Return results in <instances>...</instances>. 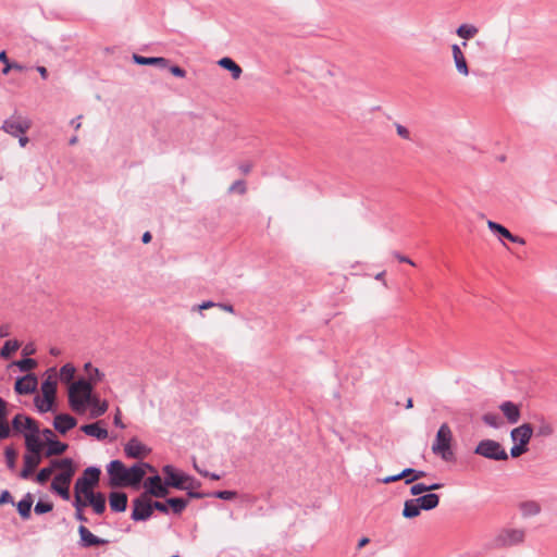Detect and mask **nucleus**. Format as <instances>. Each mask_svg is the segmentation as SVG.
Returning a JSON list of instances; mask_svg holds the SVG:
<instances>
[{
  "instance_id": "nucleus-17",
  "label": "nucleus",
  "mask_w": 557,
  "mask_h": 557,
  "mask_svg": "<svg viewBox=\"0 0 557 557\" xmlns=\"http://www.w3.org/2000/svg\"><path fill=\"white\" fill-rule=\"evenodd\" d=\"M487 227L495 234L508 239L511 243L524 245L525 240L517 235L511 234L505 226L494 221H487Z\"/></svg>"
},
{
  "instance_id": "nucleus-56",
  "label": "nucleus",
  "mask_w": 557,
  "mask_h": 557,
  "mask_svg": "<svg viewBox=\"0 0 557 557\" xmlns=\"http://www.w3.org/2000/svg\"><path fill=\"white\" fill-rule=\"evenodd\" d=\"M12 70L23 72L25 70V66L17 62H11L2 69V74L8 75Z\"/></svg>"
},
{
  "instance_id": "nucleus-31",
  "label": "nucleus",
  "mask_w": 557,
  "mask_h": 557,
  "mask_svg": "<svg viewBox=\"0 0 557 557\" xmlns=\"http://www.w3.org/2000/svg\"><path fill=\"white\" fill-rule=\"evenodd\" d=\"M48 447L45 453L46 457L62 455L67 449V444L55 438H48Z\"/></svg>"
},
{
  "instance_id": "nucleus-48",
  "label": "nucleus",
  "mask_w": 557,
  "mask_h": 557,
  "mask_svg": "<svg viewBox=\"0 0 557 557\" xmlns=\"http://www.w3.org/2000/svg\"><path fill=\"white\" fill-rule=\"evenodd\" d=\"M24 430L28 431L26 434H37L38 435L40 433L37 422L34 419H32L30 417L25 419Z\"/></svg>"
},
{
  "instance_id": "nucleus-35",
  "label": "nucleus",
  "mask_w": 557,
  "mask_h": 557,
  "mask_svg": "<svg viewBox=\"0 0 557 557\" xmlns=\"http://www.w3.org/2000/svg\"><path fill=\"white\" fill-rule=\"evenodd\" d=\"M73 506L75 508V519L82 523H86L88 519L83 512L84 508L87 506L86 500H84L79 495H74Z\"/></svg>"
},
{
  "instance_id": "nucleus-26",
  "label": "nucleus",
  "mask_w": 557,
  "mask_h": 557,
  "mask_svg": "<svg viewBox=\"0 0 557 557\" xmlns=\"http://www.w3.org/2000/svg\"><path fill=\"white\" fill-rule=\"evenodd\" d=\"M81 430L88 436L96 437L97 440H106L108 437V431L99 425V422L84 424Z\"/></svg>"
},
{
  "instance_id": "nucleus-42",
  "label": "nucleus",
  "mask_w": 557,
  "mask_h": 557,
  "mask_svg": "<svg viewBox=\"0 0 557 557\" xmlns=\"http://www.w3.org/2000/svg\"><path fill=\"white\" fill-rule=\"evenodd\" d=\"M456 33L459 37L467 40L476 35L478 28L473 25L462 24L457 28Z\"/></svg>"
},
{
  "instance_id": "nucleus-58",
  "label": "nucleus",
  "mask_w": 557,
  "mask_h": 557,
  "mask_svg": "<svg viewBox=\"0 0 557 557\" xmlns=\"http://www.w3.org/2000/svg\"><path fill=\"white\" fill-rule=\"evenodd\" d=\"M152 510L156 509L163 513H169V505L168 503L162 502H151Z\"/></svg>"
},
{
  "instance_id": "nucleus-20",
  "label": "nucleus",
  "mask_w": 557,
  "mask_h": 557,
  "mask_svg": "<svg viewBox=\"0 0 557 557\" xmlns=\"http://www.w3.org/2000/svg\"><path fill=\"white\" fill-rule=\"evenodd\" d=\"M109 504L112 511L123 512L127 508V495L124 492H111Z\"/></svg>"
},
{
  "instance_id": "nucleus-36",
  "label": "nucleus",
  "mask_w": 557,
  "mask_h": 557,
  "mask_svg": "<svg viewBox=\"0 0 557 557\" xmlns=\"http://www.w3.org/2000/svg\"><path fill=\"white\" fill-rule=\"evenodd\" d=\"M421 508L417 502L412 499H408L404 504L403 516L407 519L416 518L420 515Z\"/></svg>"
},
{
  "instance_id": "nucleus-2",
  "label": "nucleus",
  "mask_w": 557,
  "mask_h": 557,
  "mask_svg": "<svg viewBox=\"0 0 557 557\" xmlns=\"http://www.w3.org/2000/svg\"><path fill=\"white\" fill-rule=\"evenodd\" d=\"M91 382L79 379L69 387V404L73 411L83 413L92 395Z\"/></svg>"
},
{
  "instance_id": "nucleus-40",
  "label": "nucleus",
  "mask_w": 557,
  "mask_h": 557,
  "mask_svg": "<svg viewBox=\"0 0 557 557\" xmlns=\"http://www.w3.org/2000/svg\"><path fill=\"white\" fill-rule=\"evenodd\" d=\"M9 367H17L20 371L27 372L37 367V361L32 358H24L22 360L13 361Z\"/></svg>"
},
{
  "instance_id": "nucleus-37",
  "label": "nucleus",
  "mask_w": 557,
  "mask_h": 557,
  "mask_svg": "<svg viewBox=\"0 0 557 557\" xmlns=\"http://www.w3.org/2000/svg\"><path fill=\"white\" fill-rule=\"evenodd\" d=\"M553 433H554L553 425L548 421H546L543 417H541L537 420L536 436L548 437V436L553 435Z\"/></svg>"
},
{
  "instance_id": "nucleus-57",
  "label": "nucleus",
  "mask_w": 557,
  "mask_h": 557,
  "mask_svg": "<svg viewBox=\"0 0 557 557\" xmlns=\"http://www.w3.org/2000/svg\"><path fill=\"white\" fill-rule=\"evenodd\" d=\"M430 487H426L424 483H416L410 487V494L413 496H418L422 493L429 492Z\"/></svg>"
},
{
  "instance_id": "nucleus-53",
  "label": "nucleus",
  "mask_w": 557,
  "mask_h": 557,
  "mask_svg": "<svg viewBox=\"0 0 557 557\" xmlns=\"http://www.w3.org/2000/svg\"><path fill=\"white\" fill-rule=\"evenodd\" d=\"M28 418L27 416H23V414H16L13 420H12V428L14 431L16 432H22L24 431V423H25V419Z\"/></svg>"
},
{
  "instance_id": "nucleus-47",
  "label": "nucleus",
  "mask_w": 557,
  "mask_h": 557,
  "mask_svg": "<svg viewBox=\"0 0 557 557\" xmlns=\"http://www.w3.org/2000/svg\"><path fill=\"white\" fill-rule=\"evenodd\" d=\"M4 455L8 468L13 470L15 468L16 451L12 447H7Z\"/></svg>"
},
{
  "instance_id": "nucleus-30",
  "label": "nucleus",
  "mask_w": 557,
  "mask_h": 557,
  "mask_svg": "<svg viewBox=\"0 0 557 557\" xmlns=\"http://www.w3.org/2000/svg\"><path fill=\"white\" fill-rule=\"evenodd\" d=\"M87 406L91 407V410H90L91 418H98V417L104 414L106 411L108 410V403L106 400L100 401L99 398L94 395H91V398L88 401Z\"/></svg>"
},
{
  "instance_id": "nucleus-22",
  "label": "nucleus",
  "mask_w": 557,
  "mask_h": 557,
  "mask_svg": "<svg viewBox=\"0 0 557 557\" xmlns=\"http://www.w3.org/2000/svg\"><path fill=\"white\" fill-rule=\"evenodd\" d=\"M41 461V455L26 454L24 456V467L20 473L22 479H28L34 470L38 467Z\"/></svg>"
},
{
  "instance_id": "nucleus-16",
  "label": "nucleus",
  "mask_w": 557,
  "mask_h": 557,
  "mask_svg": "<svg viewBox=\"0 0 557 557\" xmlns=\"http://www.w3.org/2000/svg\"><path fill=\"white\" fill-rule=\"evenodd\" d=\"M499 409L506 417L508 423L516 424L521 417L520 407L512 401H504L499 405Z\"/></svg>"
},
{
  "instance_id": "nucleus-29",
  "label": "nucleus",
  "mask_w": 557,
  "mask_h": 557,
  "mask_svg": "<svg viewBox=\"0 0 557 557\" xmlns=\"http://www.w3.org/2000/svg\"><path fill=\"white\" fill-rule=\"evenodd\" d=\"M33 496L30 493H27L16 505L17 507V511L20 513V516L24 519V520H27L30 518V512H32V506H33Z\"/></svg>"
},
{
  "instance_id": "nucleus-10",
  "label": "nucleus",
  "mask_w": 557,
  "mask_h": 557,
  "mask_svg": "<svg viewBox=\"0 0 557 557\" xmlns=\"http://www.w3.org/2000/svg\"><path fill=\"white\" fill-rule=\"evenodd\" d=\"M162 473L164 474L165 485H168V487H174L181 491L186 487L185 483H187V480H189L188 474L176 470L171 465L163 466Z\"/></svg>"
},
{
  "instance_id": "nucleus-25",
  "label": "nucleus",
  "mask_w": 557,
  "mask_h": 557,
  "mask_svg": "<svg viewBox=\"0 0 557 557\" xmlns=\"http://www.w3.org/2000/svg\"><path fill=\"white\" fill-rule=\"evenodd\" d=\"M413 502L419 504L421 510H432L438 506L440 497L437 494L429 493L418 498H413Z\"/></svg>"
},
{
  "instance_id": "nucleus-63",
  "label": "nucleus",
  "mask_w": 557,
  "mask_h": 557,
  "mask_svg": "<svg viewBox=\"0 0 557 557\" xmlns=\"http://www.w3.org/2000/svg\"><path fill=\"white\" fill-rule=\"evenodd\" d=\"M170 72L176 77H185L186 71L177 65L170 66Z\"/></svg>"
},
{
  "instance_id": "nucleus-51",
  "label": "nucleus",
  "mask_w": 557,
  "mask_h": 557,
  "mask_svg": "<svg viewBox=\"0 0 557 557\" xmlns=\"http://www.w3.org/2000/svg\"><path fill=\"white\" fill-rule=\"evenodd\" d=\"M51 474H52V469L45 467V468L40 469L39 472L37 473L36 481L39 484H45L49 480Z\"/></svg>"
},
{
  "instance_id": "nucleus-9",
  "label": "nucleus",
  "mask_w": 557,
  "mask_h": 557,
  "mask_svg": "<svg viewBox=\"0 0 557 557\" xmlns=\"http://www.w3.org/2000/svg\"><path fill=\"white\" fill-rule=\"evenodd\" d=\"M152 516L151 500L146 493L133 500V511L131 518L134 521H146Z\"/></svg>"
},
{
  "instance_id": "nucleus-34",
  "label": "nucleus",
  "mask_w": 557,
  "mask_h": 557,
  "mask_svg": "<svg viewBox=\"0 0 557 557\" xmlns=\"http://www.w3.org/2000/svg\"><path fill=\"white\" fill-rule=\"evenodd\" d=\"M84 370L88 376L87 381L91 382L92 386L98 382L102 381V379L104 377V373L101 372L98 368H95L90 362L84 366Z\"/></svg>"
},
{
  "instance_id": "nucleus-14",
  "label": "nucleus",
  "mask_w": 557,
  "mask_h": 557,
  "mask_svg": "<svg viewBox=\"0 0 557 557\" xmlns=\"http://www.w3.org/2000/svg\"><path fill=\"white\" fill-rule=\"evenodd\" d=\"M79 534V545L84 548H89L92 546L104 545L108 543L107 540L101 539L92 534L85 525L78 527Z\"/></svg>"
},
{
  "instance_id": "nucleus-12",
  "label": "nucleus",
  "mask_w": 557,
  "mask_h": 557,
  "mask_svg": "<svg viewBox=\"0 0 557 557\" xmlns=\"http://www.w3.org/2000/svg\"><path fill=\"white\" fill-rule=\"evenodd\" d=\"M38 380L34 373H27L22 377H17L14 384V391L18 395H29L37 391Z\"/></svg>"
},
{
  "instance_id": "nucleus-21",
  "label": "nucleus",
  "mask_w": 557,
  "mask_h": 557,
  "mask_svg": "<svg viewBox=\"0 0 557 557\" xmlns=\"http://www.w3.org/2000/svg\"><path fill=\"white\" fill-rule=\"evenodd\" d=\"M133 61L139 65H154L160 69H166L169 66V60L162 57H144L134 53Z\"/></svg>"
},
{
  "instance_id": "nucleus-32",
  "label": "nucleus",
  "mask_w": 557,
  "mask_h": 557,
  "mask_svg": "<svg viewBox=\"0 0 557 557\" xmlns=\"http://www.w3.org/2000/svg\"><path fill=\"white\" fill-rule=\"evenodd\" d=\"M218 64L224 70L230 71L234 79H238L243 73L242 67L228 57L220 59Z\"/></svg>"
},
{
  "instance_id": "nucleus-43",
  "label": "nucleus",
  "mask_w": 557,
  "mask_h": 557,
  "mask_svg": "<svg viewBox=\"0 0 557 557\" xmlns=\"http://www.w3.org/2000/svg\"><path fill=\"white\" fill-rule=\"evenodd\" d=\"M75 371L76 370H75L73 364L65 363L60 369V379H61V381L70 383L73 380V377H74Z\"/></svg>"
},
{
  "instance_id": "nucleus-13",
  "label": "nucleus",
  "mask_w": 557,
  "mask_h": 557,
  "mask_svg": "<svg viewBox=\"0 0 557 557\" xmlns=\"http://www.w3.org/2000/svg\"><path fill=\"white\" fill-rule=\"evenodd\" d=\"M124 453L128 458L139 459L148 456L151 449L137 437H132L124 446Z\"/></svg>"
},
{
  "instance_id": "nucleus-28",
  "label": "nucleus",
  "mask_w": 557,
  "mask_h": 557,
  "mask_svg": "<svg viewBox=\"0 0 557 557\" xmlns=\"http://www.w3.org/2000/svg\"><path fill=\"white\" fill-rule=\"evenodd\" d=\"M519 510L522 517L529 518L541 512V505L535 500H525L519 504Z\"/></svg>"
},
{
  "instance_id": "nucleus-33",
  "label": "nucleus",
  "mask_w": 557,
  "mask_h": 557,
  "mask_svg": "<svg viewBox=\"0 0 557 557\" xmlns=\"http://www.w3.org/2000/svg\"><path fill=\"white\" fill-rule=\"evenodd\" d=\"M41 392H42V396L45 398H47V400L55 399L57 381L52 376H48L41 383Z\"/></svg>"
},
{
  "instance_id": "nucleus-15",
  "label": "nucleus",
  "mask_w": 557,
  "mask_h": 557,
  "mask_svg": "<svg viewBox=\"0 0 557 557\" xmlns=\"http://www.w3.org/2000/svg\"><path fill=\"white\" fill-rule=\"evenodd\" d=\"M533 435V428L530 423H523L510 432V437L515 443L528 445Z\"/></svg>"
},
{
  "instance_id": "nucleus-1",
  "label": "nucleus",
  "mask_w": 557,
  "mask_h": 557,
  "mask_svg": "<svg viewBox=\"0 0 557 557\" xmlns=\"http://www.w3.org/2000/svg\"><path fill=\"white\" fill-rule=\"evenodd\" d=\"M145 469L154 471L153 467L146 462L126 468L121 460H112L107 466L109 485L111 487H136L140 484L146 474Z\"/></svg>"
},
{
  "instance_id": "nucleus-24",
  "label": "nucleus",
  "mask_w": 557,
  "mask_h": 557,
  "mask_svg": "<svg viewBox=\"0 0 557 557\" xmlns=\"http://www.w3.org/2000/svg\"><path fill=\"white\" fill-rule=\"evenodd\" d=\"M24 436L27 454L40 455L44 443L41 442L39 434H25Z\"/></svg>"
},
{
  "instance_id": "nucleus-5",
  "label": "nucleus",
  "mask_w": 557,
  "mask_h": 557,
  "mask_svg": "<svg viewBox=\"0 0 557 557\" xmlns=\"http://www.w3.org/2000/svg\"><path fill=\"white\" fill-rule=\"evenodd\" d=\"M474 454L495 461H506L509 456L504 447L494 440H482L474 448Z\"/></svg>"
},
{
  "instance_id": "nucleus-11",
  "label": "nucleus",
  "mask_w": 557,
  "mask_h": 557,
  "mask_svg": "<svg viewBox=\"0 0 557 557\" xmlns=\"http://www.w3.org/2000/svg\"><path fill=\"white\" fill-rule=\"evenodd\" d=\"M144 486L146 488V494L151 495L157 498H163L169 494L168 485H165V481L162 482L161 476L156 474L153 476L148 478Z\"/></svg>"
},
{
  "instance_id": "nucleus-4",
  "label": "nucleus",
  "mask_w": 557,
  "mask_h": 557,
  "mask_svg": "<svg viewBox=\"0 0 557 557\" xmlns=\"http://www.w3.org/2000/svg\"><path fill=\"white\" fill-rule=\"evenodd\" d=\"M100 469L97 467H88L84 470L83 476L78 478L74 485V495L89 496L94 492V487L100 479Z\"/></svg>"
},
{
  "instance_id": "nucleus-39",
  "label": "nucleus",
  "mask_w": 557,
  "mask_h": 557,
  "mask_svg": "<svg viewBox=\"0 0 557 557\" xmlns=\"http://www.w3.org/2000/svg\"><path fill=\"white\" fill-rule=\"evenodd\" d=\"M166 503H168L169 507L172 508L173 512L176 515L182 513L188 505V502L181 497L168 498Z\"/></svg>"
},
{
  "instance_id": "nucleus-55",
  "label": "nucleus",
  "mask_w": 557,
  "mask_h": 557,
  "mask_svg": "<svg viewBox=\"0 0 557 557\" xmlns=\"http://www.w3.org/2000/svg\"><path fill=\"white\" fill-rule=\"evenodd\" d=\"M528 451V445L516 443L510 449V456L517 458Z\"/></svg>"
},
{
  "instance_id": "nucleus-23",
  "label": "nucleus",
  "mask_w": 557,
  "mask_h": 557,
  "mask_svg": "<svg viewBox=\"0 0 557 557\" xmlns=\"http://www.w3.org/2000/svg\"><path fill=\"white\" fill-rule=\"evenodd\" d=\"M87 505H90L97 515H101L106 510V497L102 493H90L85 497Z\"/></svg>"
},
{
  "instance_id": "nucleus-18",
  "label": "nucleus",
  "mask_w": 557,
  "mask_h": 557,
  "mask_svg": "<svg viewBox=\"0 0 557 557\" xmlns=\"http://www.w3.org/2000/svg\"><path fill=\"white\" fill-rule=\"evenodd\" d=\"M77 424L74 417L67 413L57 414L53 421L54 429L61 434H65L67 431L73 429Z\"/></svg>"
},
{
  "instance_id": "nucleus-62",
  "label": "nucleus",
  "mask_w": 557,
  "mask_h": 557,
  "mask_svg": "<svg viewBox=\"0 0 557 557\" xmlns=\"http://www.w3.org/2000/svg\"><path fill=\"white\" fill-rule=\"evenodd\" d=\"M187 495H188L189 498H196V499H200V498H205V497H210V493L197 492L195 490L187 491Z\"/></svg>"
},
{
  "instance_id": "nucleus-54",
  "label": "nucleus",
  "mask_w": 557,
  "mask_h": 557,
  "mask_svg": "<svg viewBox=\"0 0 557 557\" xmlns=\"http://www.w3.org/2000/svg\"><path fill=\"white\" fill-rule=\"evenodd\" d=\"M405 470H411V474L409 476L405 478L406 479V481H405L406 484H410V483H412V482H414V481H417V480H419V479H421V478H423L425 475V472L422 471V470H416L413 468H406Z\"/></svg>"
},
{
  "instance_id": "nucleus-44",
  "label": "nucleus",
  "mask_w": 557,
  "mask_h": 557,
  "mask_svg": "<svg viewBox=\"0 0 557 557\" xmlns=\"http://www.w3.org/2000/svg\"><path fill=\"white\" fill-rule=\"evenodd\" d=\"M482 421L486 425H488L491 428H494V429H498L502 425L500 417L498 414H496V413H491V412L484 413L482 416Z\"/></svg>"
},
{
  "instance_id": "nucleus-49",
  "label": "nucleus",
  "mask_w": 557,
  "mask_h": 557,
  "mask_svg": "<svg viewBox=\"0 0 557 557\" xmlns=\"http://www.w3.org/2000/svg\"><path fill=\"white\" fill-rule=\"evenodd\" d=\"M236 492L234 491H216L213 493H210V497H215L223 500H231L235 498Z\"/></svg>"
},
{
  "instance_id": "nucleus-45",
  "label": "nucleus",
  "mask_w": 557,
  "mask_h": 557,
  "mask_svg": "<svg viewBox=\"0 0 557 557\" xmlns=\"http://www.w3.org/2000/svg\"><path fill=\"white\" fill-rule=\"evenodd\" d=\"M54 400L55 399L47 400V398H45L44 396H42V398L37 396V397H35V405H36L38 411L47 412L52 409Z\"/></svg>"
},
{
  "instance_id": "nucleus-59",
  "label": "nucleus",
  "mask_w": 557,
  "mask_h": 557,
  "mask_svg": "<svg viewBox=\"0 0 557 557\" xmlns=\"http://www.w3.org/2000/svg\"><path fill=\"white\" fill-rule=\"evenodd\" d=\"M201 483L196 480L195 478L189 475V480H187V483H185V488L183 491H191L200 487Z\"/></svg>"
},
{
  "instance_id": "nucleus-50",
  "label": "nucleus",
  "mask_w": 557,
  "mask_h": 557,
  "mask_svg": "<svg viewBox=\"0 0 557 557\" xmlns=\"http://www.w3.org/2000/svg\"><path fill=\"white\" fill-rule=\"evenodd\" d=\"M410 474H411V470H403L398 474L389 475V476H386V478L382 479L381 482L384 483V484H388V483H392V482H396V481H398L400 479H405V478L409 476Z\"/></svg>"
},
{
  "instance_id": "nucleus-27",
  "label": "nucleus",
  "mask_w": 557,
  "mask_h": 557,
  "mask_svg": "<svg viewBox=\"0 0 557 557\" xmlns=\"http://www.w3.org/2000/svg\"><path fill=\"white\" fill-rule=\"evenodd\" d=\"M10 434L11 429L7 421V404L0 397V441L8 438Z\"/></svg>"
},
{
  "instance_id": "nucleus-46",
  "label": "nucleus",
  "mask_w": 557,
  "mask_h": 557,
  "mask_svg": "<svg viewBox=\"0 0 557 557\" xmlns=\"http://www.w3.org/2000/svg\"><path fill=\"white\" fill-rule=\"evenodd\" d=\"M52 509H53L52 503L42 502V500L37 502V504L35 505V508H34V510L37 515H44V513L50 512Z\"/></svg>"
},
{
  "instance_id": "nucleus-19",
  "label": "nucleus",
  "mask_w": 557,
  "mask_h": 557,
  "mask_svg": "<svg viewBox=\"0 0 557 557\" xmlns=\"http://www.w3.org/2000/svg\"><path fill=\"white\" fill-rule=\"evenodd\" d=\"M451 52L457 72L463 76H468L469 67L467 64V60L465 58L463 52L461 51L460 47L457 44L451 46Z\"/></svg>"
},
{
  "instance_id": "nucleus-64",
  "label": "nucleus",
  "mask_w": 557,
  "mask_h": 557,
  "mask_svg": "<svg viewBox=\"0 0 557 557\" xmlns=\"http://www.w3.org/2000/svg\"><path fill=\"white\" fill-rule=\"evenodd\" d=\"M113 423L115 426L117 428H121V429H124L125 428V424L122 422V419H121V410L117 408L116 409V412L114 414V418H113Z\"/></svg>"
},
{
  "instance_id": "nucleus-52",
  "label": "nucleus",
  "mask_w": 557,
  "mask_h": 557,
  "mask_svg": "<svg viewBox=\"0 0 557 557\" xmlns=\"http://www.w3.org/2000/svg\"><path fill=\"white\" fill-rule=\"evenodd\" d=\"M246 190V183L243 180L235 181L228 188V193H238L240 195H244Z\"/></svg>"
},
{
  "instance_id": "nucleus-41",
  "label": "nucleus",
  "mask_w": 557,
  "mask_h": 557,
  "mask_svg": "<svg viewBox=\"0 0 557 557\" xmlns=\"http://www.w3.org/2000/svg\"><path fill=\"white\" fill-rule=\"evenodd\" d=\"M20 346L21 344L16 339L7 341L0 350V356L4 359H8L13 352H15L20 348Z\"/></svg>"
},
{
  "instance_id": "nucleus-7",
  "label": "nucleus",
  "mask_w": 557,
  "mask_h": 557,
  "mask_svg": "<svg viewBox=\"0 0 557 557\" xmlns=\"http://www.w3.org/2000/svg\"><path fill=\"white\" fill-rule=\"evenodd\" d=\"M75 474V471H61L51 482V491L57 493L63 500H70V484Z\"/></svg>"
},
{
  "instance_id": "nucleus-3",
  "label": "nucleus",
  "mask_w": 557,
  "mask_h": 557,
  "mask_svg": "<svg viewBox=\"0 0 557 557\" xmlns=\"http://www.w3.org/2000/svg\"><path fill=\"white\" fill-rule=\"evenodd\" d=\"M453 433L447 423H443L437 433L435 441L432 445V451L440 455L443 460L450 461L454 458V453L450 449Z\"/></svg>"
},
{
  "instance_id": "nucleus-6",
  "label": "nucleus",
  "mask_w": 557,
  "mask_h": 557,
  "mask_svg": "<svg viewBox=\"0 0 557 557\" xmlns=\"http://www.w3.org/2000/svg\"><path fill=\"white\" fill-rule=\"evenodd\" d=\"M525 531L523 529H504L494 539V546L497 548L511 547L524 542Z\"/></svg>"
},
{
  "instance_id": "nucleus-38",
  "label": "nucleus",
  "mask_w": 557,
  "mask_h": 557,
  "mask_svg": "<svg viewBox=\"0 0 557 557\" xmlns=\"http://www.w3.org/2000/svg\"><path fill=\"white\" fill-rule=\"evenodd\" d=\"M48 468H51L52 472L55 469H61L62 471H67V470L75 471V467H74L73 460L71 458H63L60 460L54 459L51 461V463Z\"/></svg>"
},
{
  "instance_id": "nucleus-61",
  "label": "nucleus",
  "mask_w": 557,
  "mask_h": 557,
  "mask_svg": "<svg viewBox=\"0 0 557 557\" xmlns=\"http://www.w3.org/2000/svg\"><path fill=\"white\" fill-rule=\"evenodd\" d=\"M8 503L14 504L11 493L5 490L0 495V505L8 504Z\"/></svg>"
},
{
  "instance_id": "nucleus-8",
  "label": "nucleus",
  "mask_w": 557,
  "mask_h": 557,
  "mask_svg": "<svg viewBox=\"0 0 557 557\" xmlns=\"http://www.w3.org/2000/svg\"><path fill=\"white\" fill-rule=\"evenodd\" d=\"M30 125L32 123L27 117L13 114L3 122L2 129L13 137H18L25 134Z\"/></svg>"
},
{
  "instance_id": "nucleus-60",
  "label": "nucleus",
  "mask_w": 557,
  "mask_h": 557,
  "mask_svg": "<svg viewBox=\"0 0 557 557\" xmlns=\"http://www.w3.org/2000/svg\"><path fill=\"white\" fill-rule=\"evenodd\" d=\"M396 132L401 138L410 139V132L405 126L396 124Z\"/></svg>"
}]
</instances>
